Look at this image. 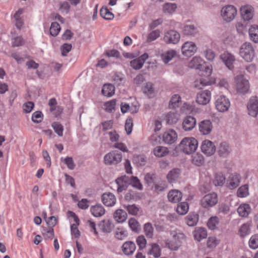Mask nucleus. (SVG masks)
<instances>
[{
    "label": "nucleus",
    "instance_id": "obj_15",
    "mask_svg": "<svg viewBox=\"0 0 258 258\" xmlns=\"http://www.w3.org/2000/svg\"><path fill=\"white\" fill-rule=\"evenodd\" d=\"M196 123V119L194 117L189 115L183 119L182 127L184 131H190L195 127Z\"/></svg>",
    "mask_w": 258,
    "mask_h": 258
},
{
    "label": "nucleus",
    "instance_id": "obj_7",
    "mask_svg": "<svg viewBox=\"0 0 258 258\" xmlns=\"http://www.w3.org/2000/svg\"><path fill=\"white\" fill-rule=\"evenodd\" d=\"M215 104L217 110L221 112L227 111L230 106L229 99L224 95L218 97L215 102Z\"/></svg>",
    "mask_w": 258,
    "mask_h": 258
},
{
    "label": "nucleus",
    "instance_id": "obj_37",
    "mask_svg": "<svg viewBox=\"0 0 258 258\" xmlns=\"http://www.w3.org/2000/svg\"><path fill=\"white\" fill-rule=\"evenodd\" d=\"M133 161L137 166H143L146 165L147 158L143 155H135L133 158Z\"/></svg>",
    "mask_w": 258,
    "mask_h": 258
},
{
    "label": "nucleus",
    "instance_id": "obj_54",
    "mask_svg": "<svg viewBox=\"0 0 258 258\" xmlns=\"http://www.w3.org/2000/svg\"><path fill=\"white\" fill-rule=\"evenodd\" d=\"M170 235L172 236V239L175 241L181 242V240L185 238L184 234L179 230H173L170 231Z\"/></svg>",
    "mask_w": 258,
    "mask_h": 258
},
{
    "label": "nucleus",
    "instance_id": "obj_60",
    "mask_svg": "<svg viewBox=\"0 0 258 258\" xmlns=\"http://www.w3.org/2000/svg\"><path fill=\"white\" fill-rule=\"evenodd\" d=\"M61 160L67 165V167L70 170H73L75 169L76 164L72 158L71 157H67L63 159L61 158Z\"/></svg>",
    "mask_w": 258,
    "mask_h": 258
},
{
    "label": "nucleus",
    "instance_id": "obj_23",
    "mask_svg": "<svg viewBox=\"0 0 258 258\" xmlns=\"http://www.w3.org/2000/svg\"><path fill=\"white\" fill-rule=\"evenodd\" d=\"M167 197L169 202L176 203L181 200L182 194L178 190L172 189L169 191Z\"/></svg>",
    "mask_w": 258,
    "mask_h": 258
},
{
    "label": "nucleus",
    "instance_id": "obj_64",
    "mask_svg": "<svg viewBox=\"0 0 258 258\" xmlns=\"http://www.w3.org/2000/svg\"><path fill=\"white\" fill-rule=\"evenodd\" d=\"M249 246L253 249H255L258 248V235L255 234L251 237L249 240Z\"/></svg>",
    "mask_w": 258,
    "mask_h": 258
},
{
    "label": "nucleus",
    "instance_id": "obj_28",
    "mask_svg": "<svg viewBox=\"0 0 258 258\" xmlns=\"http://www.w3.org/2000/svg\"><path fill=\"white\" fill-rule=\"evenodd\" d=\"M100 229L105 233H110L114 228V225L110 220H103L99 224Z\"/></svg>",
    "mask_w": 258,
    "mask_h": 258
},
{
    "label": "nucleus",
    "instance_id": "obj_63",
    "mask_svg": "<svg viewBox=\"0 0 258 258\" xmlns=\"http://www.w3.org/2000/svg\"><path fill=\"white\" fill-rule=\"evenodd\" d=\"M249 231V225L248 223H244L242 225L239 230L240 236L243 237L248 234Z\"/></svg>",
    "mask_w": 258,
    "mask_h": 258
},
{
    "label": "nucleus",
    "instance_id": "obj_42",
    "mask_svg": "<svg viewBox=\"0 0 258 258\" xmlns=\"http://www.w3.org/2000/svg\"><path fill=\"white\" fill-rule=\"evenodd\" d=\"M181 245V242L175 241L174 239H167L166 246L171 250H177Z\"/></svg>",
    "mask_w": 258,
    "mask_h": 258
},
{
    "label": "nucleus",
    "instance_id": "obj_52",
    "mask_svg": "<svg viewBox=\"0 0 258 258\" xmlns=\"http://www.w3.org/2000/svg\"><path fill=\"white\" fill-rule=\"evenodd\" d=\"M248 194V187L247 184H244L240 186L237 191V195L240 198L246 197Z\"/></svg>",
    "mask_w": 258,
    "mask_h": 258
},
{
    "label": "nucleus",
    "instance_id": "obj_5",
    "mask_svg": "<svg viewBox=\"0 0 258 258\" xmlns=\"http://www.w3.org/2000/svg\"><path fill=\"white\" fill-rule=\"evenodd\" d=\"M221 13L223 19L225 21L230 22L234 19L237 10L234 6L228 5L222 9Z\"/></svg>",
    "mask_w": 258,
    "mask_h": 258
},
{
    "label": "nucleus",
    "instance_id": "obj_32",
    "mask_svg": "<svg viewBox=\"0 0 258 258\" xmlns=\"http://www.w3.org/2000/svg\"><path fill=\"white\" fill-rule=\"evenodd\" d=\"M91 212L94 216L96 217H101L104 214L105 209L102 205L99 204L92 206Z\"/></svg>",
    "mask_w": 258,
    "mask_h": 258
},
{
    "label": "nucleus",
    "instance_id": "obj_9",
    "mask_svg": "<svg viewBox=\"0 0 258 258\" xmlns=\"http://www.w3.org/2000/svg\"><path fill=\"white\" fill-rule=\"evenodd\" d=\"M129 176L125 175L117 177L115 180V183L117 185L116 191L118 193L122 192L126 190L130 185Z\"/></svg>",
    "mask_w": 258,
    "mask_h": 258
},
{
    "label": "nucleus",
    "instance_id": "obj_11",
    "mask_svg": "<svg viewBox=\"0 0 258 258\" xmlns=\"http://www.w3.org/2000/svg\"><path fill=\"white\" fill-rule=\"evenodd\" d=\"M201 149L202 152L207 156H211L216 151V146L214 144L208 140L202 142Z\"/></svg>",
    "mask_w": 258,
    "mask_h": 258
},
{
    "label": "nucleus",
    "instance_id": "obj_33",
    "mask_svg": "<svg viewBox=\"0 0 258 258\" xmlns=\"http://www.w3.org/2000/svg\"><path fill=\"white\" fill-rule=\"evenodd\" d=\"M198 32V28L194 25H186L184 26L183 33L185 35L194 36Z\"/></svg>",
    "mask_w": 258,
    "mask_h": 258
},
{
    "label": "nucleus",
    "instance_id": "obj_31",
    "mask_svg": "<svg viewBox=\"0 0 258 258\" xmlns=\"http://www.w3.org/2000/svg\"><path fill=\"white\" fill-rule=\"evenodd\" d=\"M140 198V194L132 190H129L124 197V200L127 202L136 201Z\"/></svg>",
    "mask_w": 258,
    "mask_h": 258
},
{
    "label": "nucleus",
    "instance_id": "obj_58",
    "mask_svg": "<svg viewBox=\"0 0 258 258\" xmlns=\"http://www.w3.org/2000/svg\"><path fill=\"white\" fill-rule=\"evenodd\" d=\"M43 119V114L40 111H36L32 115V120L36 123H40Z\"/></svg>",
    "mask_w": 258,
    "mask_h": 258
},
{
    "label": "nucleus",
    "instance_id": "obj_26",
    "mask_svg": "<svg viewBox=\"0 0 258 258\" xmlns=\"http://www.w3.org/2000/svg\"><path fill=\"white\" fill-rule=\"evenodd\" d=\"M185 221L188 226H195L199 221V215L196 213H190L185 217Z\"/></svg>",
    "mask_w": 258,
    "mask_h": 258
},
{
    "label": "nucleus",
    "instance_id": "obj_62",
    "mask_svg": "<svg viewBox=\"0 0 258 258\" xmlns=\"http://www.w3.org/2000/svg\"><path fill=\"white\" fill-rule=\"evenodd\" d=\"M161 32L157 29L150 32L147 37V41L150 42L157 39L160 35Z\"/></svg>",
    "mask_w": 258,
    "mask_h": 258
},
{
    "label": "nucleus",
    "instance_id": "obj_50",
    "mask_svg": "<svg viewBox=\"0 0 258 258\" xmlns=\"http://www.w3.org/2000/svg\"><path fill=\"white\" fill-rule=\"evenodd\" d=\"M219 222V220L218 217H212L209 219L207 222V226L210 229L214 230L217 228Z\"/></svg>",
    "mask_w": 258,
    "mask_h": 258
},
{
    "label": "nucleus",
    "instance_id": "obj_48",
    "mask_svg": "<svg viewBox=\"0 0 258 258\" xmlns=\"http://www.w3.org/2000/svg\"><path fill=\"white\" fill-rule=\"evenodd\" d=\"M100 16L106 20H110L113 19L114 15L107 8H102L100 11Z\"/></svg>",
    "mask_w": 258,
    "mask_h": 258
},
{
    "label": "nucleus",
    "instance_id": "obj_55",
    "mask_svg": "<svg viewBox=\"0 0 258 258\" xmlns=\"http://www.w3.org/2000/svg\"><path fill=\"white\" fill-rule=\"evenodd\" d=\"M225 182V176L221 174H217L215 176V178L213 180L214 184L217 186H222Z\"/></svg>",
    "mask_w": 258,
    "mask_h": 258
},
{
    "label": "nucleus",
    "instance_id": "obj_18",
    "mask_svg": "<svg viewBox=\"0 0 258 258\" xmlns=\"http://www.w3.org/2000/svg\"><path fill=\"white\" fill-rule=\"evenodd\" d=\"M211 99V92L209 90H205L199 93L197 96V102L201 105H206Z\"/></svg>",
    "mask_w": 258,
    "mask_h": 258
},
{
    "label": "nucleus",
    "instance_id": "obj_17",
    "mask_svg": "<svg viewBox=\"0 0 258 258\" xmlns=\"http://www.w3.org/2000/svg\"><path fill=\"white\" fill-rule=\"evenodd\" d=\"M176 133L173 130H170L165 132L162 135L163 142L166 144H172L177 139Z\"/></svg>",
    "mask_w": 258,
    "mask_h": 258
},
{
    "label": "nucleus",
    "instance_id": "obj_8",
    "mask_svg": "<svg viewBox=\"0 0 258 258\" xmlns=\"http://www.w3.org/2000/svg\"><path fill=\"white\" fill-rule=\"evenodd\" d=\"M180 38V35L177 31L170 30L165 32L163 40L167 44H176L179 41Z\"/></svg>",
    "mask_w": 258,
    "mask_h": 258
},
{
    "label": "nucleus",
    "instance_id": "obj_38",
    "mask_svg": "<svg viewBox=\"0 0 258 258\" xmlns=\"http://www.w3.org/2000/svg\"><path fill=\"white\" fill-rule=\"evenodd\" d=\"M128 223L130 228L133 232L135 233H139L141 229V225L135 218H130Z\"/></svg>",
    "mask_w": 258,
    "mask_h": 258
},
{
    "label": "nucleus",
    "instance_id": "obj_19",
    "mask_svg": "<svg viewBox=\"0 0 258 258\" xmlns=\"http://www.w3.org/2000/svg\"><path fill=\"white\" fill-rule=\"evenodd\" d=\"M240 182V176L239 174H231L227 180V187L230 189H234L239 185Z\"/></svg>",
    "mask_w": 258,
    "mask_h": 258
},
{
    "label": "nucleus",
    "instance_id": "obj_40",
    "mask_svg": "<svg viewBox=\"0 0 258 258\" xmlns=\"http://www.w3.org/2000/svg\"><path fill=\"white\" fill-rule=\"evenodd\" d=\"M151 248L149 250L148 254L153 255L155 257H159L161 255V249L157 243H152Z\"/></svg>",
    "mask_w": 258,
    "mask_h": 258
},
{
    "label": "nucleus",
    "instance_id": "obj_49",
    "mask_svg": "<svg viewBox=\"0 0 258 258\" xmlns=\"http://www.w3.org/2000/svg\"><path fill=\"white\" fill-rule=\"evenodd\" d=\"M188 211V205L186 202H181L177 205V212L180 215H184Z\"/></svg>",
    "mask_w": 258,
    "mask_h": 258
},
{
    "label": "nucleus",
    "instance_id": "obj_36",
    "mask_svg": "<svg viewBox=\"0 0 258 258\" xmlns=\"http://www.w3.org/2000/svg\"><path fill=\"white\" fill-rule=\"evenodd\" d=\"M115 92V87L111 84H105L103 85L102 92V94L107 97H111L114 94Z\"/></svg>",
    "mask_w": 258,
    "mask_h": 258
},
{
    "label": "nucleus",
    "instance_id": "obj_21",
    "mask_svg": "<svg viewBox=\"0 0 258 258\" xmlns=\"http://www.w3.org/2000/svg\"><path fill=\"white\" fill-rule=\"evenodd\" d=\"M136 248L135 243L132 241H126L122 246V252L126 255L132 254L135 251Z\"/></svg>",
    "mask_w": 258,
    "mask_h": 258
},
{
    "label": "nucleus",
    "instance_id": "obj_51",
    "mask_svg": "<svg viewBox=\"0 0 258 258\" xmlns=\"http://www.w3.org/2000/svg\"><path fill=\"white\" fill-rule=\"evenodd\" d=\"M129 179L130 181V185H132L134 187H135L138 189H142L143 186L137 177L131 176H129Z\"/></svg>",
    "mask_w": 258,
    "mask_h": 258
},
{
    "label": "nucleus",
    "instance_id": "obj_2",
    "mask_svg": "<svg viewBox=\"0 0 258 258\" xmlns=\"http://www.w3.org/2000/svg\"><path fill=\"white\" fill-rule=\"evenodd\" d=\"M239 54L246 61L251 62L254 57V50L250 43L243 44L239 51Z\"/></svg>",
    "mask_w": 258,
    "mask_h": 258
},
{
    "label": "nucleus",
    "instance_id": "obj_30",
    "mask_svg": "<svg viewBox=\"0 0 258 258\" xmlns=\"http://www.w3.org/2000/svg\"><path fill=\"white\" fill-rule=\"evenodd\" d=\"M203 60L200 57L195 56L189 61L188 67L191 69L201 70L202 68Z\"/></svg>",
    "mask_w": 258,
    "mask_h": 258
},
{
    "label": "nucleus",
    "instance_id": "obj_56",
    "mask_svg": "<svg viewBox=\"0 0 258 258\" xmlns=\"http://www.w3.org/2000/svg\"><path fill=\"white\" fill-rule=\"evenodd\" d=\"M127 235L126 231L122 227L117 228L116 230L115 236L117 239L123 240Z\"/></svg>",
    "mask_w": 258,
    "mask_h": 258
},
{
    "label": "nucleus",
    "instance_id": "obj_45",
    "mask_svg": "<svg viewBox=\"0 0 258 258\" xmlns=\"http://www.w3.org/2000/svg\"><path fill=\"white\" fill-rule=\"evenodd\" d=\"M177 9V6L174 3H165L163 6V11L164 13L171 14Z\"/></svg>",
    "mask_w": 258,
    "mask_h": 258
},
{
    "label": "nucleus",
    "instance_id": "obj_34",
    "mask_svg": "<svg viewBox=\"0 0 258 258\" xmlns=\"http://www.w3.org/2000/svg\"><path fill=\"white\" fill-rule=\"evenodd\" d=\"M192 163L197 166H200L205 163V159L202 154L197 153L192 156Z\"/></svg>",
    "mask_w": 258,
    "mask_h": 258
},
{
    "label": "nucleus",
    "instance_id": "obj_10",
    "mask_svg": "<svg viewBox=\"0 0 258 258\" xmlns=\"http://www.w3.org/2000/svg\"><path fill=\"white\" fill-rule=\"evenodd\" d=\"M220 58L229 70L232 71L234 69V62L236 59L233 54L228 51H224L220 55Z\"/></svg>",
    "mask_w": 258,
    "mask_h": 258
},
{
    "label": "nucleus",
    "instance_id": "obj_47",
    "mask_svg": "<svg viewBox=\"0 0 258 258\" xmlns=\"http://www.w3.org/2000/svg\"><path fill=\"white\" fill-rule=\"evenodd\" d=\"M181 102V98L178 94H175L171 98L169 102V107L175 109L178 107L179 104Z\"/></svg>",
    "mask_w": 258,
    "mask_h": 258
},
{
    "label": "nucleus",
    "instance_id": "obj_46",
    "mask_svg": "<svg viewBox=\"0 0 258 258\" xmlns=\"http://www.w3.org/2000/svg\"><path fill=\"white\" fill-rule=\"evenodd\" d=\"M167 123L172 124L176 123L178 120V114L176 112H170L166 116Z\"/></svg>",
    "mask_w": 258,
    "mask_h": 258
},
{
    "label": "nucleus",
    "instance_id": "obj_43",
    "mask_svg": "<svg viewBox=\"0 0 258 258\" xmlns=\"http://www.w3.org/2000/svg\"><path fill=\"white\" fill-rule=\"evenodd\" d=\"M144 232L146 237L148 238H152L154 236V228L152 224L150 222L146 223L144 224Z\"/></svg>",
    "mask_w": 258,
    "mask_h": 258
},
{
    "label": "nucleus",
    "instance_id": "obj_61",
    "mask_svg": "<svg viewBox=\"0 0 258 258\" xmlns=\"http://www.w3.org/2000/svg\"><path fill=\"white\" fill-rule=\"evenodd\" d=\"M143 92L151 97L154 93V89L153 88V85L151 82L147 83L145 87L143 88Z\"/></svg>",
    "mask_w": 258,
    "mask_h": 258
},
{
    "label": "nucleus",
    "instance_id": "obj_27",
    "mask_svg": "<svg viewBox=\"0 0 258 258\" xmlns=\"http://www.w3.org/2000/svg\"><path fill=\"white\" fill-rule=\"evenodd\" d=\"M127 215L126 212L122 209H117L113 214L115 220L118 223H123L127 219Z\"/></svg>",
    "mask_w": 258,
    "mask_h": 258
},
{
    "label": "nucleus",
    "instance_id": "obj_13",
    "mask_svg": "<svg viewBox=\"0 0 258 258\" xmlns=\"http://www.w3.org/2000/svg\"><path fill=\"white\" fill-rule=\"evenodd\" d=\"M248 114L251 116L255 117L258 113V99L256 96L250 98L247 104Z\"/></svg>",
    "mask_w": 258,
    "mask_h": 258
},
{
    "label": "nucleus",
    "instance_id": "obj_20",
    "mask_svg": "<svg viewBox=\"0 0 258 258\" xmlns=\"http://www.w3.org/2000/svg\"><path fill=\"white\" fill-rule=\"evenodd\" d=\"M240 13L244 20L249 21L253 17V8L249 5L244 6L240 8Z\"/></svg>",
    "mask_w": 258,
    "mask_h": 258
},
{
    "label": "nucleus",
    "instance_id": "obj_35",
    "mask_svg": "<svg viewBox=\"0 0 258 258\" xmlns=\"http://www.w3.org/2000/svg\"><path fill=\"white\" fill-rule=\"evenodd\" d=\"M249 35L250 39L255 43L258 42V26L253 25L249 29Z\"/></svg>",
    "mask_w": 258,
    "mask_h": 258
},
{
    "label": "nucleus",
    "instance_id": "obj_25",
    "mask_svg": "<svg viewBox=\"0 0 258 258\" xmlns=\"http://www.w3.org/2000/svg\"><path fill=\"white\" fill-rule=\"evenodd\" d=\"M231 151L229 145L226 142H222L218 147L217 152L220 157H226L230 154Z\"/></svg>",
    "mask_w": 258,
    "mask_h": 258
},
{
    "label": "nucleus",
    "instance_id": "obj_1",
    "mask_svg": "<svg viewBox=\"0 0 258 258\" xmlns=\"http://www.w3.org/2000/svg\"><path fill=\"white\" fill-rule=\"evenodd\" d=\"M198 146V142L194 138H184L179 145V149L186 154L194 152Z\"/></svg>",
    "mask_w": 258,
    "mask_h": 258
},
{
    "label": "nucleus",
    "instance_id": "obj_41",
    "mask_svg": "<svg viewBox=\"0 0 258 258\" xmlns=\"http://www.w3.org/2000/svg\"><path fill=\"white\" fill-rule=\"evenodd\" d=\"M154 153L156 157H162L169 153V150L166 147L158 146L154 149Z\"/></svg>",
    "mask_w": 258,
    "mask_h": 258
},
{
    "label": "nucleus",
    "instance_id": "obj_3",
    "mask_svg": "<svg viewBox=\"0 0 258 258\" xmlns=\"http://www.w3.org/2000/svg\"><path fill=\"white\" fill-rule=\"evenodd\" d=\"M122 158L121 152L114 150L106 154L104 157V162L107 165H116L119 163Z\"/></svg>",
    "mask_w": 258,
    "mask_h": 258
},
{
    "label": "nucleus",
    "instance_id": "obj_4",
    "mask_svg": "<svg viewBox=\"0 0 258 258\" xmlns=\"http://www.w3.org/2000/svg\"><path fill=\"white\" fill-rule=\"evenodd\" d=\"M218 201L217 194L213 192L204 196L200 201V204L203 208L209 209L216 205Z\"/></svg>",
    "mask_w": 258,
    "mask_h": 258
},
{
    "label": "nucleus",
    "instance_id": "obj_6",
    "mask_svg": "<svg viewBox=\"0 0 258 258\" xmlns=\"http://www.w3.org/2000/svg\"><path fill=\"white\" fill-rule=\"evenodd\" d=\"M235 81L236 83V89L239 93L245 94L248 92L249 89V83L242 75L236 76Z\"/></svg>",
    "mask_w": 258,
    "mask_h": 258
},
{
    "label": "nucleus",
    "instance_id": "obj_22",
    "mask_svg": "<svg viewBox=\"0 0 258 258\" xmlns=\"http://www.w3.org/2000/svg\"><path fill=\"white\" fill-rule=\"evenodd\" d=\"M181 171L179 168H173L166 175L168 181L171 183L176 181L180 177Z\"/></svg>",
    "mask_w": 258,
    "mask_h": 258
},
{
    "label": "nucleus",
    "instance_id": "obj_57",
    "mask_svg": "<svg viewBox=\"0 0 258 258\" xmlns=\"http://www.w3.org/2000/svg\"><path fill=\"white\" fill-rule=\"evenodd\" d=\"M123 207L130 214L132 215H137L139 211L138 207L135 204L124 205Z\"/></svg>",
    "mask_w": 258,
    "mask_h": 258
},
{
    "label": "nucleus",
    "instance_id": "obj_29",
    "mask_svg": "<svg viewBox=\"0 0 258 258\" xmlns=\"http://www.w3.org/2000/svg\"><path fill=\"white\" fill-rule=\"evenodd\" d=\"M237 212L239 215L242 217H246L250 213L251 208L247 204H241L237 208Z\"/></svg>",
    "mask_w": 258,
    "mask_h": 258
},
{
    "label": "nucleus",
    "instance_id": "obj_59",
    "mask_svg": "<svg viewBox=\"0 0 258 258\" xmlns=\"http://www.w3.org/2000/svg\"><path fill=\"white\" fill-rule=\"evenodd\" d=\"M60 30V27L57 22H52L50 28V33L53 36H56Z\"/></svg>",
    "mask_w": 258,
    "mask_h": 258
},
{
    "label": "nucleus",
    "instance_id": "obj_24",
    "mask_svg": "<svg viewBox=\"0 0 258 258\" xmlns=\"http://www.w3.org/2000/svg\"><path fill=\"white\" fill-rule=\"evenodd\" d=\"M193 235L195 240L200 241L207 237V230L202 227H196L193 232Z\"/></svg>",
    "mask_w": 258,
    "mask_h": 258
},
{
    "label": "nucleus",
    "instance_id": "obj_16",
    "mask_svg": "<svg viewBox=\"0 0 258 258\" xmlns=\"http://www.w3.org/2000/svg\"><path fill=\"white\" fill-rule=\"evenodd\" d=\"M101 200L103 204L107 207L113 206L116 202V198L111 192H105L101 196Z\"/></svg>",
    "mask_w": 258,
    "mask_h": 258
},
{
    "label": "nucleus",
    "instance_id": "obj_14",
    "mask_svg": "<svg viewBox=\"0 0 258 258\" xmlns=\"http://www.w3.org/2000/svg\"><path fill=\"white\" fill-rule=\"evenodd\" d=\"M199 129L201 134L203 135H209L213 129L212 123L209 119L202 120L199 123Z\"/></svg>",
    "mask_w": 258,
    "mask_h": 258
},
{
    "label": "nucleus",
    "instance_id": "obj_39",
    "mask_svg": "<svg viewBox=\"0 0 258 258\" xmlns=\"http://www.w3.org/2000/svg\"><path fill=\"white\" fill-rule=\"evenodd\" d=\"M176 54V52L175 50H169L163 53L161 55V57L163 62L165 63H167L175 57Z\"/></svg>",
    "mask_w": 258,
    "mask_h": 258
},
{
    "label": "nucleus",
    "instance_id": "obj_44",
    "mask_svg": "<svg viewBox=\"0 0 258 258\" xmlns=\"http://www.w3.org/2000/svg\"><path fill=\"white\" fill-rule=\"evenodd\" d=\"M41 233L45 240H51L54 235V230L53 228L49 227L48 228L43 227Z\"/></svg>",
    "mask_w": 258,
    "mask_h": 258
},
{
    "label": "nucleus",
    "instance_id": "obj_12",
    "mask_svg": "<svg viewBox=\"0 0 258 258\" xmlns=\"http://www.w3.org/2000/svg\"><path fill=\"white\" fill-rule=\"evenodd\" d=\"M197 50L196 44L191 41L185 42L181 47L182 53L185 56H191L194 54Z\"/></svg>",
    "mask_w": 258,
    "mask_h": 258
},
{
    "label": "nucleus",
    "instance_id": "obj_53",
    "mask_svg": "<svg viewBox=\"0 0 258 258\" xmlns=\"http://www.w3.org/2000/svg\"><path fill=\"white\" fill-rule=\"evenodd\" d=\"M55 133L59 137L63 136V126L58 122H54L51 124Z\"/></svg>",
    "mask_w": 258,
    "mask_h": 258
}]
</instances>
